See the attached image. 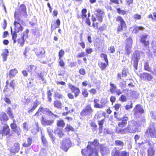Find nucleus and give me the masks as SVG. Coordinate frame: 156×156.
<instances>
[{"label":"nucleus","mask_w":156,"mask_h":156,"mask_svg":"<svg viewBox=\"0 0 156 156\" xmlns=\"http://www.w3.org/2000/svg\"><path fill=\"white\" fill-rule=\"evenodd\" d=\"M47 131L49 136H52L53 135V130L50 127H48L47 128Z\"/></svg>","instance_id":"obj_56"},{"label":"nucleus","mask_w":156,"mask_h":156,"mask_svg":"<svg viewBox=\"0 0 156 156\" xmlns=\"http://www.w3.org/2000/svg\"><path fill=\"white\" fill-rule=\"evenodd\" d=\"M17 73V71L16 69H12L10 70L9 74L10 76H12L15 75Z\"/></svg>","instance_id":"obj_52"},{"label":"nucleus","mask_w":156,"mask_h":156,"mask_svg":"<svg viewBox=\"0 0 156 156\" xmlns=\"http://www.w3.org/2000/svg\"><path fill=\"white\" fill-rule=\"evenodd\" d=\"M132 104H133V103H132V102L130 101V105H126L125 106L126 109V110H128L129 109H130V108H132V107H133Z\"/></svg>","instance_id":"obj_59"},{"label":"nucleus","mask_w":156,"mask_h":156,"mask_svg":"<svg viewBox=\"0 0 156 156\" xmlns=\"http://www.w3.org/2000/svg\"><path fill=\"white\" fill-rule=\"evenodd\" d=\"M133 43V40L131 37H128L125 41V50L127 55H129L132 52Z\"/></svg>","instance_id":"obj_7"},{"label":"nucleus","mask_w":156,"mask_h":156,"mask_svg":"<svg viewBox=\"0 0 156 156\" xmlns=\"http://www.w3.org/2000/svg\"><path fill=\"white\" fill-rule=\"evenodd\" d=\"M126 96L124 95H121L119 98V100L122 102L126 101Z\"/></svg>","instance_id":"obj_57"},{"label":"nucleus","mask_w":156,"mask_h":156,"mask_svg":"<svg viewBox=\"0 0 156 156\" xmlns=\"http://www.w3.org/2000/svg\"><path fill=\"white\" fill-rule=\"evenodd\" d=\"M7 113L9 116L10 117V118L12 119L13 118L14 116L12 112L11 108L10 107L7 108Z\"/></svg>","instance_id":"obj_46"},{"label":"nucleus","mask_w":156,"mask_h":156,"mask_svg":"<svg viewBox=\"0 0 156 156\" xmlns=\"http://www.w3.org/2000/svg\"><path fill=\"white\" fill-rule=\"evenodd\" d=\"M133 17L135 20H140L141 18V16L138 14H135L134 15Z\"/></svg>","instance_id":"obj_53"},{"label":"nucleus","mask_w":156,"mask_h":156,"mask_svg":"<svg viewBox=\"0 0 156 156\" xmlns=\"http://www.w3.org/2000/svg\"><path fill=\"white\" fill-rule=\"evenodd\" d=\"M144 29V28L142 26H136L134 28L133 31L135 33H137L140 30H143Z\"/></svg>","instance_id":"obj_36"},{"label":"nucleus","mask_w":156,"mask_h":156,"mask_svg":"<svg viewBox=\"0 0 156 156\" xmlns=\"http://www.w3.org/2000/svg\"><path fill=\"white\" fill-rule=\"evenodd\" d=\"M9 126L5 124L2 127L0 128V136H5L9 133Z\"/></svg>","instance_id":"obj_13"},{"label":"nucleus","mask_w":156,"mask_h":156,"mask_svg":"<svg viewBox=\"0 0 156 156\" xmlns=\"http://www.w3.org/2000/svg\"><path fill=\"white\" fill-rule=\"evenodd\" d=\"M144 136H146L149 134L152 138H156V130L153 124H151L145 133Z\"/></svg>","instance_id":"obj_8"},{"label":"nucleus","mask_w":156,"mask_h":156,"mask_svg":"<svg viewBox=\"0 0 156 156\" xmlns=\"http://www.w3.org/2000/svg\"><path fill=\"white\" fill-rule=\"evenodd\" d=\"M12 131L15 133H16L19 136L20 134V129L19 127H17L12 130Z\"/></svg>","instance_id":"obj_51"},{"label":"nucleus","mask_w":156,"mask_h":156,"mask_svg":"<svg viewBox=\"0 0 156 156\" xmlns=\"http://www.w3.org/2000/svg\"><path fill=\"white\" fill-rule=\"evenodd\" d=\"M33 79H28L29 83L28 84V85L29 87H31L32 86L33 83Z\"/></svg>","instance_id":"obj_62"},{"label":"nucleus","mask_w":156,"mask_h":156,"mask_svg":"<svg viewBox=\"0 0 156 156\" xmlns=\"http://www.w3.org/2000/svg\"><path fill=\"white\" fill-rule=\"evenodd\" d=\"M60 61L59 62V65L62 67H64L65 66V64L63 61L62 59H59Z\"/></svg>","instance_id":"obj_64"},{"label":"nucleus","mask_w":156,"mask_h":156,"mask_svg":"<svg viewBox=\"0 0 156 156\" xmlns=\"http://www.w3.org/2000/svg\"><path fill=\"white\" fill-rule=\"evenodd\" d=\"M140 57V51L137 50H135L132 55L131 60V63L134 68H137Z\"/></svg>","instance_id":"obj_5"},{"label":"nucleus","mask_w":156,"mask_h":156,"mask_svg":"<svg viewBox=\"0 0 156 156\" xmlns=\"http://www.w3.org/2000/svg\"><path fill=\"white\" fill-rule=\"evenodd\" d=\"M87 147L81 151L82 154L84 156H98L97 150L99 147L98 140H94L93 142H89Z\"/></svg>","instance_id":"obj_1"},{"label":"nucleus","mask_w":156,"mask_h":156,"mask_svg":"<svg viewBox=\"0 0 156 156\" xmlns=\"http://www.w3.org/2000/svg\"><path fill=\"white\" fill-rule=\"evenodd\" d=\"M55 133L58 135L60 137H62L64 136V134L62 131V130L57 128L55 130Z\"/></svg>","instance_id":"obj_28"},{"label":"nucleus","mask_w":156,"mask_h":156,"mask_svg":"<svg viewBox=\"0 0 156 156\" xmlns=\"http://www.w3.org/2000/svg\"><path fill=\"white\" fill-rule=\"evenodd\" d=\"M100 56L101 58L104 59L105 61H108V56L105 54L102 53L100 54Z\"/></svg>","instance_id":"obj_50"},{"label":"nucleus","mask_w":156,"mask_h":156,"mask_svg":"<svg viewBox=\"0 0 156 156\" xmlns=\"http://www.w3.org/2000/svg\"><path fill=\"white\" fill-rule=\"evenodd\" d=\"M93 112V110L90 105L87 106L80 112V115L83 117L90 116Z\"/></svg>","instance_id":"obj_11"},{"label":"nucleus","mask_w":156,"mask_h":156,"mask_svg":"<svg viewBox=\"0 0 156 156\" xmlns=\"http://www.w3.org/2000/svg\"><path fill=\"white\" fill-rule=\"evenodd\" d=\"M56 124L58 127L63 128L65 126V123L63 120H59L57 121Z\"/></svg>","instance_id":"obj_35"},{"label":"nucleus","mask_w":156,"mask_h":156,"mask_svg":"<svg viewBox=\"0 0 156 156\" xmlns=\"http://www.w3.org/2000/svg\"><path fill=\"white\" fill-rule=\"evenodd\" d=\"M120 119V121L121 120L122 121L119 123L118 126L119 127L122 128L126 125L127 121L128 120L129 118L126 116H124Z\"/></svg>","instance_id":"obj_17"},{"label":"nucleus","mask_w":156,"mask_h":156,"mask_svg":"<svg viewBox=\"0 0 156 156\" xmlns=\"http://www.w3.org/2000/svg\"><path fill=\"white\" fill-rule=\"evenodd\" d=\"M32 139L30 138H28L27 139V143H24L23 144L24 147H26L30 146L32 143Z\"/></svg>","instance_id":"obj_34"},{"label":"nucleus","mask_w":156,"mask_h":156,"mask_svg":"<svg viewBox=\"0 0 156 156\" xmlns=\"http://www.w3.org/2000/svg\"><path fill=\"white\" fill-rule=\"evenodd\" d=\"M110 91L112 94L114 93L117 89V87L115 85L110 82Z\"/></svg>","instance_id":"obj_31"},{"label":"nucleus","mask_w":156,"mask_h":156,"mask_svg":"<svg viewBox=\"0 0 156 156\" xmlns=\"http://www.w3.org/2000/svg\"><path fill=\"white\" fill-rule=\"evenodd\" d=\"M104 121L105 119H103L98 121V125L99 126L100 130L101 129L102 130V129L103 127V125Z\"/></svg>","instance_id":"obj_49"},{"label":"nucleus","mask_w":156,"mask_h":156,"mask_svg":"<svg viewBox=\"0 0 156 156\" xmlns=\"http://www.w3.org/2000/svg\"><path fill=\"white\" fill-rule=\"evenodd\" d=\"M116 147L114 148L112 151L111 155L112 156H120V152Z\"/></svg>","instance_id":"obj_29"},{"label":"nucleus","mask_w":156,"mask_h":156,"mask_svg":"<svg viewBox=\"0 0 156 156\" xmlns=\"http://www.w3.org/2000/svg\"><path fill=\"white\" fill-rule=\"evenodd\" d=\"M133 110L135 115H136L138 113L142 114L144 112V110L143 108L142 107L139 105H136Z\"/></svg>","instance_id":"obj_22"},{"label":"nucleus","mask_w":156,"mask_h":156,"mask_svg":"<svg viewBox=\"0 0 156 156\" xmlns=\"http://www.w3.org/2000/svg\"><path fill=\"white\" fill-rule=\"evenodd\" d=\"M85 56V54L84 52H81L80 53L78 54L77 56V58H80Z\"/></svg>","instance_id":"obj_60"},{"label":"nucleus","mask_w":156,"mask_h":156,"mask_svg":"<svg viewBox=\"0 0 156 156\" xmlns=\"http://www.w3.org/2000/svg\"><path fill=\"white\" fill-rule=\"evenodd\" d=\"M45 110L46 112L47 115L51 117L53 119L48 120L44 118L42 116L41 121V124L44 126H51L54 122V120L57 117H58V116L53 114L51 111L48 109H46Z\"/></svg>","instance_id":"obj_3"},{"label":"nucleus","mask_w":156,"mask_h":156,"mask_svg":"<svg viewBox=\"0 0 156 156\" xmlns=\"http://www.w3.org/2000/svg\"><path fill=\"white\" fill-rule=\"evenodd\" d=\"M9 50L7 49L4 50L3 52L2 53L1 55L4 61H5L7 58V56L9 55Z\"/></svg>","instance_id":"obj_27"},{"label":"nucleus","mask_w":156,"mask_h":156,"mask_svg":"<svg viewBox=\"0 0 156 156\" xmlns=\"http://www.w3.org/2000/svg\"><path fill=\"white\" fill-rule=\"evenodd\" d=\"M55 95L56 97L59 98H62L63 97V96L62 94L58 92H56L55 94Z\"/></svg>","instance_id":"obj_63"},{"label":"nucleus","mask_w":156,"mask_h":156,"mask_svg":"<svg viewBox=\"0 0 156 156\" xmlns=\"http://www.w3.org/2000/svg\"><path fill=\"white\" fill-rule=\"evenodd\" d=\"M7 83V81L6 82V84ZM14 89V84L13 82L12 81L10 83L9 85L8 86L7 84L5 86V88L4 90V92L8 91V90H13Z\"/></svg>","instance_id":"obj_25"},{"label":"nucleus","mask_w":156,"mask_h":156,"mask_svg":"<svg viewBox=\"0 0 156 156\" xmlns=\"http://www.w3.org/2000/svg\"><path fill=\"white\" fill-rule=\"evenodd\" d=\"M117 12L119 14L125 15L127 14V12L124 10H121L120 8H118L116 9Z\"/></svg>","instance_id":"obj_41"},{"label":"nucleus","mask_w":156,"mask_h":156,"mask_svg":"<svg viewBox=\"0 0 156 156\" xmlns=\"http://www.w3.org/2000/svg\"><path fill=\"white\" fill-rule=\"evenodd\" d=\"M34 51L37 56H41L45 53V51L44 48L39 47L34 49Z\"/></svg>","instance_id":"obj_20"},{"label":"nucleus","mask_w":156,"mask_h":156,"mask_svg":"<svg viewBox=\"0 0 156 156\" xmlns=\"http://www.w3.org/2000/svg\"><path fill=\"white\" fill-rule=\"evenodd\" d=\"M29 32V30L28 29H26V30L22 33V35L21 37L18 39L17 42L18 43L20 44L21 46H23L25 41L24 38L25 37H28Z\"/></svg>","instance_id":"obj_15"},{"label":"nucleus","mask_w":156,"mask_h":156,"mask_svg":"<svg viewBox=\"0 0 156 156\" xmlns=\"http://www.w3.org/2000/svg\"><path fill=\"white\" fill-rule=\"evenodd\" d=\"M65 130L67 132H69L70 131H74V129L72 126L68 124L66 126L65 128Z\"/></svg>","instance_id":"obj_40"},{"label":"nucleus","mask_w":156,"mask_h":156,"mask_svg":"<svg viewBox=\"0 0 156 156\" xmlns=\"http://www.w3.org/2000/svg\"><path fill=\"white\" fill-rule=\"evenodd\" d=\"M120 156H129V152L126 151H120Z\"/></svg>","instance_id":"obj_48"},{"label":"nucleus","mask_w":156,"mask_h":156,"mask_svg":"<svg viewBox=\"0 0 156 156\" xmlns=\"http://www.w3.org/2000/svg\"><path fill=\"white\" fill-rule=\"evenodd\" d=\"M94 13L98 21L101 22L105 15L104 12L101 9H97L95 10Z\"/></svg>","instance_id":"obj_14"},{"label":"nucleus","mask_w":156,"mask_h":156,"mask_svg":"<svg viewBox=\"0 0 156 156\" xmlns=\"http://www.w3.org/2000/svg\"><path fill=\"white\" fill-rule=\"evenodd\" d=\"M93 51V49L90 48H87L86 49V52L87 54H89Z\"/></svg>","instance_id":"obj_61"},{"label":"nucleus","mask_w":156,"mask_h":156,"mask_svg":"<svg viewBox=\"0 0 156 156\" xmlns=\"http://www.w3.org/2000/svg\"><path fill=\"white\" fill-rule=\"evenodd\" d=\"M14 18L15 20L13 23V25L14 26V31L16 32H20L22 31L23 29V28L20 23V22L21 21L20 18Z\"/></svg>","instance_id":"obj_10"},{"label":"nucleus","mask_w":156,"mask_h":156,"mask_svg":"<svg viewBox=\"0 0 156 156\" xmlns=\"http://www.w3.org/2000/svg\"><path fill=\"white\" fill-rule=\"evenodd\" d=\"M92 20L93 23H92V26L94 28H98L99 23L97 22H94L96 20V19L94 17L92 18Z\"/></svg>","instance_id":"obj_38"},{"label":"nucleus","mask_w":156,"mask_h":156,"mask_svg":"<svg viewBox=\"0 0 156 156\" xmlns=\"http://www.w3.org/2000/svg\"><path fill=\"white\" fill-rule=\"evenodd\" d=\"M11 32L12 35V38L13 41V43L14 44H15L16 42V39L17 37V34L16 33H18V32H16L15 31H14V32L12 33V28H11Z\"/></svg>","instance_id":"obj_32"},{"label":"nucleus","mask_w":156,"mask_h":156,"mask_svg":"<svg viewBox=\"0 0 156 156\" xmlns=\"http://www.w3.org/2000/svg\"><path fill=\"white\" fill-rule=\"evenodd\" d=\"M41 138L42 141V142L43 144L45 146H46L47 145L48 142L47 140L45 138L44 135L42 134V132H41Z\"/></svg>","instance_id":"obj_39"},{"label":"nucleus","mask_w":156,"mask_h":156,"mask_svg":"<svg viewBox=\"0 0 156 156\" xmlns=\"http://www.w3.org/2000/svg\"><path fill=\"white\" fill-rule=\"evenodd\" d=\"M61 144V148L65 151H67L72 145L70 140L68 138H65L63 139Z\"/></svg>","instance_id":"obj_9"},{"label":"nucleus","mask_w":156,"mask_h":156,"mask_svg":"<svg viewBox=\"0 0 156 156\" xmlns=\"http://www.w3.org/2000/svg\"><path fill=\"white\" fill-rule=\"evenodd\" d=\"M154 148L150 146L148 149V156H153L154 154Z\"/></svg>","instance_id":"obj_30"},{"label":"nucleus","mask_w":156,"mask_h":156,"mask_svg":"<svg viewBox=\"0 0 156 156\" xmlns=\"http://www.w3.org/2000/svg\"><path fill=\"white\" fill-rule=\"evenodd\" d=\"M65 54V51L61 49L58 52V56L59 59H62V57Z\"/></svg>","instance_id":"obj_44"},{"label":"nucleus","mask_w":156,"mask_h":156,"mask_svg":"<svg viewBox=\"0 0 156 156\" xmlns=\"http://www.w3.org/2000/svg\"><path fill=\"white\" fill-rule=\"evenodd\" d=\"M27 15V8L26 5L22 4L20 6L19 8L15 11L14 14V18H20L21 16H23Z\"/></svg>","instance_id":"obj_6"},{"label":"nucleus","mask_w":156,"mask_h":156,"mask_svg":"<svg viewBox=\"0 0 156 156\" xmlns=\"http://www.w3.org/2000/svg\"><path fill=\"white\" fill-rule=\"evenodd\" d=\"M139 126V124L136 121L134 120L130 121H129L128 125L127 127L122 130L121 132L122 133L123 131L125 133H134Z\"/></svg>","instance_id":"obj_2"},{"label":"nucleus","mask_w":156,"mask_h":156,"mask_svg":"<svg viewBox=\"0 0 156 156\" xmlns=\"http://www.w3.org/2000/svg\"><path fill=\"white\" fill-rule=\"evenodd\" d=\"M115 145L118 147H116L119 150H122L124 146V143L120 140H116L115 141Z\"/></svg>","instance_id":"obj_23"},{"label":"nucleus","mask_w":156,"mask_h":156,"mask_svg":"<svg viewBox=\"0 0 156 156\" xmlns=\"http://www.w3.org/2000/svg\"><path fill=\"white\" fill-rule=\"evenodd\" d=\"M99 147L100 151L103 156L109 153L108 148L107 147H105L104 144H101L99 145Z\"/></svg>","instance_id":"obj_19"},{"label":"nucleus","mask_w":156,"mask_h":156,"mask_svg":"<svg viewBox=\"0 0 156 156\" xmlns=\"http://www.w3.org/2000/svg\"><path fill=\"white\" fill-rule=\"evenodd\" d=\"M61 22L59 19H57L55 22H54L53 24H52L51 26V29L53 28V29H55L59 27L60 25Z\"/></svg>","instance_id":"obj_24"},{"label":"nucleus","mask_w":156,"mask_h":156,"mask_svg":"<svg viewBox=\"0 0 156 156\" xmlns=\"http://www.w3.org/2000/svg\"><path fill=\"white\" fill-rule=\"evenodd\" d=\"M119 0H110V4L114 3L116 5H118L119 4Z\"/></svg>","instance_id":"obj_58"},{"label":"nucleus","mask_w":156,"mask_h":156,"mask_svg":"<svg viewBox=\"0 0 156 156\" xmlns=\"http://www.w3.org/2000/svg\"><path fill=\"white\" fill-rule=\"evenodd\" d=\"M107 102L108 100L107 98H102L101 99L100 101V103L102 108L104 107L105 106V105Z\"/></svg>","instance_id":"obj_37"},{"label":"nucleus","mask_w":156,"mask_h":156,"mask_svg":"<svg viewBox=\"0 0 156 156\" xmlns=\"http://www.w3.org/2000/svg\"><path fill=\"white\" fill-rule=\"evenodd\" d=\"M54 105L55 107L60 108L61 107V103L58 101H54Z\"/></svg>","instance_id":"obj_45"},{"label":"nucleus","mask_w":156,"mask_h":156,"mask_svg":"<svg viewBox=\"0 0 156 156\" xmlns=\"http://www.w3.org/2000/svg\"><path fill=\"white\" fill-rule=\"evenodd\" d=\"M105 63L101 62L98 65L100 68H105L109 64L108 61H105Z\"/></svg>","instance_id":"obj_33"},{"label":"nucleus","mask_w":156,"mask_h":156,"mask_svg":"<svg viewBox=\"0 0 156 156\" xmlns=\"http://www.w3.org/2000/svg\"><path fill=\"white\" fill-rule=\"evenodd\" d=\"M148 35L143 34L140 36V41L144 46L145 47L149 48L150 44V41L149 40H147Z\"/></svg>","instance_id":"obj_12"},{"label":"nucleus","mask_w":156,"mask_h":156,"mask_svg":"<svg viewBox=\"0 0 156 156\" xmlns=\"http://www.w3.org/2000/svg\"><path fill=\"white\" fill-rule=\"evenodd\" d=\"M69 88L71 89V91L74 94L75 97H77L80 93L79 88L73 85H69Z\"/></svg>","instance_id":"obj_21"},{"label":"nucleus","mask_w":156,"mask_h":156,"mask_svg":"<svg viewBox=\"0 0 156 156\" xmlns=\"http://www.w3.org/2000/svg\"><path fill=\"white\" fill-rule=\"evenodd\" d=\"M106 27V26L105 25V24H104L103 25L100 27H99L98 26V28H96L98 29V31L101 32L105 30Z\"/></svg>","instance_id":"obj_55"},{"label":"nucleus","mask_w":156,"mask_h":156,"mask_svg":"<svg viewBox=\"0 0 156 156\" xmlns=\"http://www.w3.org/2000/svg\"><path fill=\"white\" fill-rule=\"evenodd\" d=\"M153 16L152 14H150L148 16L149 18H151L152 21H156V12L153 13Z\"/></svg>","instance_id":"obj_42"},{"label":"nucleus","mask_w":156,"mask_h":156,"mask_svg":"<svg viewBox=\"0 0 156 156\" xmlns=\"http://www.w3.org/2000/svg\"><path fill=\"white\" fill-rule=\"evenodd\" d=\"M109 51V53H113L115 52V49L114 46H112L109 47L108 49Z\"/></svg>","instance_id":"obj_54"},{"label":"nucleus","mask_w":156,"mask_h":156,"mask_svg":"<svg viewBox=\"0 0 156 156\" xmlns=\"http://www.w3.org/2000/svg\"><path fill=\"white\" fill-rule=\"evenodd\" d=\"M20 149V144L18 143H15L14 146L9 149V151L11 153L15 154L18 152Z\"/></svg>","instance_id":"obj_16"},{"label":"nucleus","mask_w":156,"mask_h":156,"mask_svg":"<svg viewBox=\"0 0 156 156\" xmlns=\"http://www.w3.org/2000/svg\"><path fill=\"white\" fill-rule=\"evenodd\" d=\"M0 120L2 123V121H6L8 119V118L6 114L4 112H2L0 115Z\"/></svg>","instance_id":"obj_26"},{"label":"nucleus","mask_w":156,"mask_h":156,"mask_svg":"<svg viewBox=\"0 0 156 156\" xmlns=\"http://www.w3.org/2000/svg\"><path fill=\"white\" fill-rule=\"evenodd\" d=\"M115 20L116 22L119 23L117 27V32L119 33L123 31L124 29L127 28V25L126 21L121 16H118L116 18Z\"/></svg>","instance_id":"obj_4"},{"label":"nucleus","mask_w":156,"mask_h":156,"mask_svg":"<svg viewBox=\"0 0 156 156\" xmlns=\"http://www.w3.org/2000/svg\"><path fill=\"white\" fill-rule=\"evenodd\" d=\"M140 77L142 80H147L148 81H151L152 79V76L147 73H143L141 74L140 75Z\"/></svg>","instance_id":"obj_18"},{"label":"nucleus","mask_w":156,"mask_h":156,"mask_svg":"<svg viewBox=\"0 0 156 156\" xmlns=\"http://www.w3.org/2000/svg\"><path fill=\"white\" fill-rule=\"evenodd\" d=\"M145 137H147V138L144 140L143 143L148 144V145L150 146H151V143L150 142V140L149 139V135H147L146 136H144Z\"/></svg>","instance_id":"obj_47"},{"label":"nucleus","mask_w":156,"mask_h":156,"mask_svg":"<svg viewBox=\"0 0 156 156\" xmlns=\"http://www.w3.org/2000/svg\"><path fill=\"white\" fill-rule=\"evenodd\" d=\"M38 105L37 102V101L34 102L33 107L28 111V112L30 113L32 112L37 107Z\"/></svg>","instance_id":"obj_43"}]
</instances>
